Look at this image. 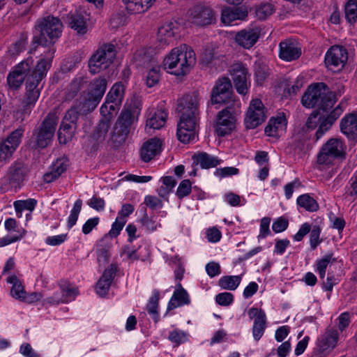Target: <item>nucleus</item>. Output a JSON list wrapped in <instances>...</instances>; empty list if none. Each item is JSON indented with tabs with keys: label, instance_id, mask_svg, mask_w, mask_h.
Listing matches in <instances>:
<instances>
[{
	"label": "nucleus",
	"instance_id": "nucleus-1",
	"mask_svg": "<svg viewBox=\"0 0 357 357\" xmlns=\"http://www.w3.org/2000/svg\"><path fill=\"white\" fill-rule=\"evenodd\" d=\"M62 23L58 17L52 15L38 19L35 25L33 43L43 47H47L48 51L43 59L52 62L55 52L54 44L61 36Z\"/></svg>",
	"mask_w": 357,
	"mask_h": 357
},
{
	"label": "nucleus",
	"instance_id": "nucleus-2",
	"mask_svg": "<svg viewBox=\"0 0 357 357\" xmlns=\"http://www.w3.org/2000/svg\"><path fill=\"white\" fill-rule=\"evenodd\" d=\"M195 63V52L190 46L183 44L172 50L164 59L163 66L168 73L183 76L190 71Z\"/></svg>",
	"mask_w": 357,
	"mask_h": 357
},
{
	"label": "nucleus",
	"instance_id": "nucleus-3",
	"mask_svg": "<svg viewBox=\"0 0 357 357\" xmlns=\"http://www.w3.org/2000/svg\"><path fill=\"white\" fill-rule=\"evenodd\" d=\"M303 106L313 108L316 106L324 112L331 109L336 102L335 93L330 91L324 82L311 84L308 86L301 99Z\"/></svg>",
	"mask_w": 357,
	"mask_h": 357
},
{
	"label": "nucleus",
	"instance_id": "nucleus-4",
	"mask_svg": "<svg viewBox=\"0 0 357 357\" xmlns=\"http://www.w3.org/2000/svg\"><path fill=\"white\" fill-rule=\"evenodd\" d=\"M199 93L194 91L178 100L176 110L181 114L177 128L196 129V114L198 112Z\"/></svg>",
	"mask_w": 357,
	"mask_h": 357
},
{
	"label": "nucleus",
	"instance_id": "nucleus-5",
	"mask_svg": "<svg viewBox=\"0 0 357 357\" xmlns=\"http://www.w3.org/2000/svg\"><path fill=\"white\" fill-rule=\"evenodd\" d=\"M30 169L28 164L22 159L11 163L6 175L1 178V189L3 191L20 189L26 179Z\"/></svg>",
	"mask_w": 357,
	"mask_h": 357
},
{
	"label": "nucleus",
	"instance_id": "nucleus-6",
	"mask_svg": "<svg viewBox=\"0 0 357 357\" xmlns=\"http://www.w3.org/2000/svg\"><path fill=\"white\" fill-rule=\"evenodd\" d=\"M50 68V59H40L35 66V70L29 75L26 82V92L22 100L35 106L39 98L40 91L38 88L41 80L46 76Z\"/></svg>",
	"mask_w": 357,
	"mask_h": 357
},
{
	"label": "nucleus",
	"instance_id": "nucleus-7",
	"mask_svg": "<svg viewBox=\"0 0 357 357\" xmlns=\"http://www.w3.org/2000/svg\"><path fill=\"white\" fill-rule=\"evenodd\" d=\"M133 121L134 116L131 110L121 111L113 128L110 138L111 144L114 148H119L126 142Z\"/></svg>",
	"mask_w": 357,
	"mask_h": 357
},
{
	"label": "nucleus",
	"instance_id": "nucleus-8",
	"mask_svg": "<svg viewBox=\"0 0 357 357\" xmlns=\"http://www.w3.org/2000/svg\"><path fill=\"white\" fill-rule=\"evenodd\" d=\"M116 57L114 45L106 44L98 49L88 61L89 71L96 75L102 70L107 68Z\"/></svg>",
	"mask_w": 357,
	"mask_h": 357
},
{
	"label": "nucleus",
	"instance_id": "nucleus-9",
	"mask_svg": "<svg viewBox=\"0 0 357 357\" xmlns=\"http://www.w3.org/2000/svg\"><path fill=\"white\" fill-rule=\"evenodd\" d=\"M107 86V80L105 77L93 79L89 85L88 92L84 96L83 108L86 111H93L98 106Z\"/></svg>",
	"mask_w": 357,
	"mask_h": 357
},
{
	"label": "nucleus",
	"instance_id": "nucleus-10",
	"mask_svg": "<svg viewBox=\"0 0 357 357\" xmlns=\"http://www.w3.org/2000/svg\"><path fill=\"white\" fill-rule=\"evenodd\" d=\"M58 118L56 112H50L35 132L36 146L44 149L47 147L54 137Z\"/></svg>",
	"mask_w": 357,
	"mask_h": 357
},
{
	"label": "nucleus",
	"instance_id": "nucleus-11",
	"mask_svg": "<svg viewBox=\"0 0 357 357\" xmlns=\"http://www.w3.org/2000/svg\"><path fill=\"white\" fill-rule=\"evenodd\" d=\"M33 59L31 56L21 61L7 76V82L9 86L13 89H19L24 80H27L29 75H31L35 70Z\"/></svg>",
	"mask_w": 357,
	"mask_h": 357
},
{
	"label": "nucleus",
	"instance_id": "nucleus-12",
	"mask_svg": "<svg viewBox=\"0 0 357 357\" xmlns=\"http://www.w3.org/2000/svg\"><path fill=\"white\" fill-rule=\"evenodd\" d=\"M348 60L347 49L340 45H333L327 51L324 62L331 70L339 71L342 69Z\"/></svg>",
	"mask_w": 357,
	"mask_h": 357
},
{
	"label": "nucleus",
	"instance_id": "nucleus-13",
	"mask_svg": "<svg viewBox=\"0 0 357 357\" xmlns=\"http://www.w3.org/2000/svg\"><path fill=\"white\" fill-rule=\"evenodd\" d=\"M135 58L139 61V65L147 66L148 68H150L145 76L146 86L151 88L157 84L160 77V66L155 63L153 59L151 56L147 55L145 52L143 53L142 52H138L135 56Z\"/></svg>",
	"mask_w": 357,
	"mask_h": 357
},
{
	"label": "nucleus",
	"instance_id": "nucleus-14",
	"mask_svg": "<svg viewBox=\"0 0 357 357\" xmlns=\"http://www.w3.org/2000/svg\"><path fill=\"white\" fill-rule=\"evenodd\" d=\"M347 107V102L342 100L339 105L328 114H321L319 112V123L315 133V140H319L327 131H328L336 120L340 116Z\"/></svg>",
	"mask_w": 357,
	"mask_h": 357
},
{
	"label": "nucleus",
	"instance_id": "nucleus-15",
	"mask_svg": "<svg viewBox=\"0 0 357 357\" xmlns=\"http://www.w3.org/2000/svg\"><path fill=\"white\" fill-rule=\"evenodd\" d=\"M232 92L230 79L225 77H221L212 89L210 101L212 105L227 102L231 98Z\"/></svg>",
	"mask_w": 357,
	"mask_h": 357
},
{
	"label": "nucleus",
	"instance_id": "nucleus-16",
	"mask_svg": "<svg viewBox=\"0 0 357 357\" xmlns=\"http://www.w3.org/2000/svg\"><path fill=\"white\" fill-rule=\"evenodd\" d=\"M189 20L197 26H204L215 23L216 18L211 8L197 5L191 9Z\"/></svg>",
	"mask_w": 357,
	"mask_h": 357
},
{
	"label": "nucleus",
	"instance_id": "nucleus-17",
	"mask_svg": "<svg viewBox=\"0 0 357 357\" xmlns=\"http://www.w3.org/2000/svg\"><path fill=\"white\" fill-rule=\"evenodd\" d=\"M264 107L260 99H254L251 101L245 118V123L248 129H254L264 121Z\"/></svg>",
	"mask_w": 357,
	"mask_h": 357
},
{
	"label": "nucleus",
	"instance_id": "nucleus-18",
	"mask_svg": "<svg viewBox=\"0 0 357 357\" xmlns=\"http://www.w3.org/2000/svg\"><path fill=\"white\" fill-rule=\"evenodd\" d=\"M301 54V44L295 39H285L279 43L278 56L282 61L287 62L296 61Z\"/></svg>",
	"mask_w": 357,
	"mask_h": 357
},
{
	"label": "nucleus",
	"instance_id": "nucleus-19",
	"mask_svg": "<svg viewBox=\"0 0 357 357\" xmlns=\"http://www.w3.org/2000/svg\"><path fill=\"white\" fill-rule=\"evenodd\" d=\"M248 70L241 63L232 66L231 77L237 92L245 95L248 92Z\"/></svg>",
	"mask_w": 357,
	"mask_h": 357
},
{
	"label": "nucleus",
	"instance_id": "nucleus-20",
	"mask_svg": "<svg viewBox=\"0 0 357 357\" xmlns=\"http://www.w3.org/2000/svg\"><path fill=\"white\" fill-rule=\"evenodd\" d=\"M234 128V117L228 109L220 111L218 114L215 131L218 136L225 137Z\"/></svg>",
	"mask_w": 357,
	"mask_h": 357
},
{
	"label": "nucleus",
	"instance_id": "nucleus-21",
	"mask_svg": "<svg viewBox=\"0 0 357 357\" xmlns=\"http://www.w3.org/2000/svg\"><path fill=\"white\" fill-rule=\"evenodd\" d=\"M340 130L349 139H357V113L345 115L340 121Z\"/></svg>",
	"mask_w": 357,
	"mask_h": 357
},
{
	"label": "nucleus",
	"instance_id": "nucleus-22",
	"mask_svg": "<svg viewBox=\"0 0 357 357\" xmlns=\"http://www.w3.org/2000/svg\"><path fill=\"white\" fill-rule=\"evenodd\" d=\"M259 31L255 29H243L236 33L235 41L245 49L251 48L259 40Z\"/></svg>",
	"mask_w": 357,
	"mask_h": 357
},
{
	"label": "nucleus",
	"instance_id": "nucleus-23",
	"mask_svg": "<svg viewBox=\"0 0 357 357\" xmlns=\"http://www.w3.org/2000/svg\"><path fill=\"white\" fill-rule=\"evenodd\" d=\"M162 142L158 138H152L145 143L140 150L141 159L148 162L161 151Z\"/></svg>",
	"mask_w": 357,
	"mask_h": 357
},
{
	"label": "nucleus",
	"instance_id": "nucleus-24",
	"mask_svg": "<svg viewBox=\"0 0 357 357\" xmlns=\"http://www.w3.org/2000/svg\"><path fill=\"white\" fill-rule=\"evenodd\" d=\"M339 334L336 329L328 328L317 340V347L320 351L324 352L333 349L338 340Z\"/></svg>",
	"mask_w": 357,
	"mask_h": 357
},
{
	"label": "nucleus",
	"instance_id": "nucleus-25",
	"mask_svg": "<svg viewBox=\"0 0 357 357\" xmlns=\"http://www.w3.org/2000/svg\"><path fill=\"white\" fill-rule=\"evenodd\" d=\"M287 119L284 113H279L270 119L265 128V133L270 137H278L286 129Z\"/></svg>",
	"mask_w": 357,
	"mask_h": 357
},
{
	"label": "nucleus",
	"instance_id": "nucleus-26",
	"mask_svg": "<svg viewBox=\"0 0 357 357\" xmlns=\"http://www.w3.org/2000/svg\"><path fill=\"white\" fill-rule=\"evenodd\" d=\"M287 119L284 113H279L270 119L265 128V133L270 137H278L286 129Z\"/></svg>",
	"mask_w": 357,
	"mask_h": 357
},
{
	"label": "nucleus",
	"instance_id": "nucleus-27",
	"mask_svg": "<svg viewBox=\"0 0 357 357\" xmlns=\"http://www.w3.org/2000/svg\"><path fill=\"white\" fill-rule=\"evenodd\" d=\"M69 166V161L66 158H59L53 163L52 170L47 172L43 176L44 181L51 183L57 179L63 172H65Z\"/></svg>",
	"mask_w": 357,
	"mask_h": 357
},
{
	"label": "nucleus",
	"instance_id": "nucleus-28",
	"mask_svg": "<svg viewBox=\"0 0 357 357\" xmlns=\"http://www.w3.org/2000/svg\"><path fill=\"white\" fill-rule=\"evenodd\" d=\"M247 16L248 10L245 8H231L227 7L222 10L221 20L225 24H230L233 21L244 20Z\"/></svg>",
	"mask_w": 357,
	"mask_h": 357
},
{
	"label": "nucleus",
	"instance_id": "nucleus-29",
	"mask_svg": "<svg viewBox=\"0 0 357 357\" xmlns=\"http://www.w3.org/2000/svg\"><path fill=\"white\" fill-rule=\"evenodd\" d=\"M175 23L167 22L164 23L158 31L157 38L161 45H167L174 40L175 34Z\"/></svg>",
	"mask_w": 357,
	"mask_h": 357
},
{
	"label": "nucleus",
	"instance_id": "nucleus-30",
	"mask_svg": "<svg viewBox=\"0 0 357 357\" xmlns=\"http://www.w3.org/2000/svg\"><path fill=\"white\" fill-rule=\"evenodd\" d=\"M177 288L174 291L167 306V310H172L178 306L190 303V298L187 291L182 287L181 283L176 285Z\"/></svg>",
	"mask_w": 357,
	"mask_h": 357
},
{
	"label": "nucleus",
	"instance_id": "nucleus-31",
	"mask_svg": "<svg viewBox=\"0 0 357 357\" xmlns=\"http://www.w3.org/2000/svg\"><path fill=\"white\" fill-rule=\"evenodd\" d=\"M167 112L164 109H156L150 112L147 118L146 126L153 130H158L163 127L166 123Z\"/></svg>",
	"mask_w": 357,
	"mask_h": 357
},
{
	"label": "nucleus",
	"instance_id": "nucleus-32",
	"mask_svg": "<svg viewBox=\"0 0 357 357\" xmlns=\"http://www.w3.org/2000/svg\"><path fill=\"white\" fill-rule=\"evenodd\" d=\"M156 0H122L130 13H141L147 10Z\"/></svg>",
	"mask_w": 357,
	"mask_h": 357
},
{
	"label": "nucleus",
	"instance_id": "nucleus-33",
	"mask_svg": "<svg viewBox=\"0 0 357 357\" xmlns=\"http://www.w3.org/2000/svg\"><path fill=\"white\" fill-rule=\"evenodd\" d=\"M77 130V125L70 124L68 122L61 121L58 131V139L60 144H66L70 141L75 135Z\"/></svg>",
	"mask_w": 357,
	"mask_h": 357
},
{
	"label": "nucleus",
	"instance_id": "nucleus-34",
	"mask_svg": "<svg viewBox=\"0 0 357 357\" xmlns=\"http://www.w3.org/2000/svg\"><path fill=\"white\" fill-rule=\"evenodd\" d=\"M69 24L72 29L79 33H85L87 31L86 17L85 13L80 11H75L69 16Z\"/></svg>",
	"mask_w": 357,
	"mask_h": 357
},
{
	"label": "nucleus",
	"instance_id": "nucleus-35",
	"mask_svg": "<svg viewBox=\"0 0 357 357\" xmlns=\"http://www.w3.org/2000/svg\"><path fill=\"white\" fill-rule=\"evenodd\" d=\"M192 159L195 162L199 164L200 166L204 169L215 167L220 165L221 162V160H219L217 157L212 156L205 152L195 154L192 156Z\"/></svg>",
	"mask_w": 357,
	"mask_h": 357
},
{
	"label": "nucleus",
	"instance_id": "nucleus-36",
	"mask_svg": "<svg viewBox=\"0 0 357 357\" xmlns=\"http://www.w3.org/2000/svg\"><path fill=\"white\" fill-rule=\"evenodd\" d=\"M87 82L88 81L86 77L80 76L75 77L67 89L66 99L68 100L73 99Z\"/></svg>",
	"mask_w": 357,
	"mask_h": 357
},
{
	"label": "nucleus",
	"instance_id": "nucleus-37",
	"mask_svg": "<svg viewBox=\"0 0 357 357\" xmlns=\"http://www.w3.org/2000/svg\"><path fill=\"white\" fill-rule=\"evenodd\" d=\"M125 87L121 82L114 84L106 96V102L121 104L124 96Z\"/></svg>",
	"mask_w": 357,
	"mask_h": 357
},
{
	"label": "nucleus",
	"instance_id": "nucleus-38",
	"mask_svg": "<svg viewBox=\"0 0 357 357\" xmlns=\"http://www.w3.org/2000/svg\"><path fill=\"white\" fill-rule=\"evenodd\" d=\"M322 147L324 148V151H326L336 158L342 157L344 154L343 142L337 139H330Z\"/></svg>",
	"mask_w": 357,
	"mask_h": 357
},
{
	"label": "nucleus",
	"instance_id": "nucleus-39",
	"mask_svg": "<svg viewBox=\"0 0 357 357\" xmlns=\"http://www.w3.org/2000/svg\"><path fill=\"white\" fill-rule=\"evenodd\" d=\"M266 328V317L265 313L261 312V315L254 319V324L252 327L253 337L256 341H258L263 336Z\"/></svg>",
	"mask_w": 357,
	"mask_h": 357
},
{
	"label": "nucleus",
	"instance_id": "nucleus-40",
	"mask_svg": "<svg viewBox=\"0 0 357 357\" xmlns=\"http://www.w3.org/2000/svg\"><path fill=\"white\" fill-rule=\"evenodd\" d=\"M297 204L307 211L314 212L319 209L317 201L308 194L300 195L297 198Z\"/></svg>",
	"mask_w": 357,
	"mask_h": 357
},
{
	"label": "nucleus",
	"instance_id": "nucleus-41",
	"mask_svg": "<svg viewBox=\"0 0 357 357\" xmlns=\"http://www.w3.org/2000/svg\"><path fill=\"white\" fill-rule=\"evenodd\" d=\"M160 294L158 290H154L152 296L149 298L146 305V310L152 316L155 323L159 321V314L158 312Z\"/></svg>",
	"mask_w": 357,
	"mask_h": 357
},
{
	"label": "nucleus",
	"instance_id": "nucleus-42",
	"mask_svg": "<svg viewBox=\"0 0 357 357\" xmlns=\"http://www.w3.org/2000/svg\"><path fill=\"white\" fill-rule=\"evenodd\" d=\"M241 278L239 275H226L222 277L219 281V286L224 289L235 290L240 284Z\"/></svg>",
	"mask_w": 357,
	"mask_h": 357
},
{
	"label": "nucleus",
	"instance_id": "nucleus-43",
	"mask_svg": "<svg viewBox=\"0 0 357 357\" xmlns=\"http://www.w3.org/2000/svg\"><path fill=\"white\" fill-rule=\"evenodd\" d=\"M109 126L110 124L109 120L106 119L100 120L96 129L93 132L91 136L96 138V140L102 143L105 139Z\"/></svg>",
	"mask_w": 357,
	"mask_h": 357
},
{
	"label": "nucleus",
	"instance_id": "nucleus-44",
	"mask_svg": "<svg viewBox=\"0 0 357 357\" xmlns=\"http://www.w3.org/2000/svg\"><path fill=\"white\" fill-rule=\"evenodd\" d=\"M24 132V129L22 127H20L13 130L6 139H3L2 140L16 151L21 143Z\"/></svg>",
	"mask_w": 357,
	"mask_h": 357
},
{
	"label": "nucleus",
	"instance_id": "nucleus-45",
	"mask_svg": "<svg viewBox=\"0 0 357 357\" xmlns=\"http://www.w3.org/2000/svg\"><path fill=\"white\" fill-rule=\"evenodd\" d=\"M345 17L350 24L357 21V0H349L344 8Z\"/></svg>",
	"mask_w": 357,
	"mask_h": 357
},
{
	"label": "nucleus",
	"instance_id": "nucleus-46",
	"mask_svg": "<svg viewBox=\"0 0 357 357\" xmlns=\"http://www.w3.org/2000/svg\"><path fill=\"white\" fill-rule=\"evenodd\" d=\"M176 135L180 142L187 144L195 139L197 130L196 129H188L181 127V128H177Z\"/></svg>",
	"mask_w": 357,
	"mask_h": 357
},
{
	"label": "nucleus",
	"instance_id": "nucleus-47",
	"mask_svg": "<svg viewBox=\"0 0 357 357\" xmlns=\"http://www.w3.org/2000/svg\"><path fill=\"white\" fill-rule=\"evenodd\" d=\"M81 114L80 104L72 106L66 113L62 121L70 124L77 125V121Z\"/></svg>",
	"mask_w": 357,
	"mask_h": 357
},
{
	"label": "nucleus",
	"instance_id": "nucleus-48",
	"mask_svg": "<svg viewBox=\"0 0 357 357\" xmlns=\"http://www.w3.org/2000/svg\"><path fill=\"white\" fill-rule=\"evenodd\" d=\"M344 195L346 197H350L354 200L357 199V170L351 177L345 187Z\"/></svg>",
	"mask_w": 357,
	"mask_h": 357
},
{
	"label": "nucleus",
	"instance_id": "nucleus-49",
	"mask_svg": "<svg viewBox=\"0 0 357 357\" xmlns=\"http://www.w3.org/2000/svg\"><path fill=\"white\" fill-rule=\"evenodd\" d=\"M319 110H314L307 119L305 124L303 126V132H309L315 129L319 123Z\"/></svg>",
	"mask_w": 357,
	"mask_h": 357
},
{
	"label": "nucleus",
	"instance_id": "nucleus-50",
	"mask_svg": "<svg viewBox=\"0 0 357 357\" xmlns=\"http://www.w3.org/2000/svg\"><path fill=\"white\" fill-rule=\"evenodd\" d=\"M82 206V201L79 199L76 200L68 218L67 226L68 228H72L76 224Z\"/></svg>",
	"mask_w": 357,
	"mask_h": 357
},
{
	"label": "nucleus",
	"instance_id": "nucleus-51",
	"mask_svg": "<svg viewBox=\"0 0 357 357\" xmlns=\"http://www.w3.org/2000/svg\"><path fill=\"white\" fill-rule=\"evenodd\" d=\"M15 150L6 142L0 140V163L7 162L13 156Z\"/></svg>",
	"mask_w": 357,
	"mask_h": 357
},
{
	"label": "nucleus",
	"instance_id": "nucleus-52",
	"mask_svg": "<svg viewBox=\"0 0 357 357\" xmlns=\"http://www.w3.org/2000/svg\"><path fill=\"white\" fill-rule=\"evenodd\" d=\"M36 200L34 199H29L26 200H20L14 202V207L16 213L18 214L23 210L33 211L36 205Z\"/></svg>",
	"mask_w": 357,
	"mask_h": 357
},
{
	"label": "nucleus",
	"instance_id": "nucleus-53",
	"mask_svg": "<svg viewBox=\"0 0 357 357\" xmlns=\"http://www.w3.org/2000/svg\"><path fill=\"white\" fill-rule=\"evenodd\" d=\"M273 6L271 3H262L258 6L255 10L256 17L260 20H264L273 13Z\"/></svg>",
	"mask_w": 357,
	"mask_h": 357
},
{
	"label": "nucleus",
	"instance_id": "nucleus-54",
	"mask_svg": "<svg viewBox=\"0 0 357 357\" xmlns=\"http://www.w3.org/2000/svg\"><path fill=\"white\" fill-rule=\"evenodd\" d=\"M192 191V184L189 179L183 180L176 190V195L179 199L188 196Z\"/></svg>",
	"mask_w": 357,
	"mask_h": 357
},
{
	"label": "nucleus",
	"instance_id": "nucleus-55",
	"mask_svg": "<svg viewBox=\"0 0 357 357\" xmlns=\"http://www.w3.org/2000/svg\"><path fill=\"white\" fill-rule=\"evenodd\" d=\"M101 142L96 140V138L91 135L84 144V149L88 154H94L99 149Z\"/></svg>",
	"mask_w": 357,
	"mask_h": 357
},
{
	"label": "nucleus",
	"instance_id": "nucleus-56",
	"mask_svg": "<svg viewBox=\"0 0 357 357\" xmlns=\"http://www.w3.org/2000/svg\"><path fill=\"white\" fill-rule=\"evenodd\" d=\"M335 158L332 154L324 151V148L321 147L317 155V163L321 165H330Z\"/></svg>",
	"mask_w": 357,
	"mask_h": 357
},
{
	"label": "nucleus",
	"instance_id": "nucleus-57",
	"mask_svg": "<svg viewBox=\"0 0 357 357\" xmlns=\"http://www.w3.org/2000/svg\"><path fill=\"white\" fill-rule=\"evenodd\" d=\"M34 107L33 105L22 100L17 110V115H19L18 118L23 121L26 116H29L31 114Z\"/></svg>",
	"mask_w": 357,
	"mask_h": 357
},
{
	"label": "nucleus",
	"instance_id": "nucleus-58",
	"mask_svg": "<svg viewBox=\"0 0 357 357\" xmlns=\"http://www.w3.org/2000/svg\"><path fill=\"white\" fill-rule=\"evenodd\" d=\"M126 223V220H123V218L121 217H116L115 222L112 224V228L109 231V236L112 238L118 236Z\"/></svg>",
	"mask_w": 357,
	"mask_h": 357
},
{
	"label": "nucleus",
	"instance_id": "nucleus-59",
	"mask_svg": "<svg viewBox=\"0 0 357 357\" xmlns=\"http://www.w3.org/2000/svg\"><path fill=\"white\" fill-rule=\"evenodd\" d=\"M310 243L311 248L314 250L318 245L321 243V240L319 239L321 229L319 226L314 225L312 229L310 230Z\"/></svg>",
	"mask_w": 357,
	"mask_h": 357
},
{
	"label": "nucleus",
	"instance_id": "nucleus-60",
	"mask_svg": "<svg viewBox=\"0 0 357 357\" xmlns=\"http://www.w3.org/2000/svg\"><path fill=\"white\" fill-rule=\"evenodd\" d=\"M234 301V296L229 292H223L218 294L215 296V301L220 305H229Z\"/></svg>",
	"mask_w": 357,
	"mask_h": 357
},
{
	"label": "nucleus",
	"instance_id": "nucleus-61",
	"mask_svg": "<svg viewBox=\"0 0 357 357\" xmlns=\"http://www.w3.org/2000/svg\"><path fill=\"white\" fill-rule=\"evenodd\" d=\"M116 271V266L115 264H110L107 268H106L100 278V284L101 282L107 281L109 283H112V280L114 279Z\"/></svg>",
	"mask_w": 357,
	"mask_h": 357
},
{
	"label": "nucleus",
	"instance_id": "nucleus-62",
	"mask_svg": "<svg viewBox=\"0 0 357 357\" xmlns=\"http://www.w3.org/2000/svg\"><path fill=\"white\" fill-rule=\"evenodd\" d=\"M144 204L152 210L162 207V202L155 196L147 195L144 198Z\"/></svg>",
	"mask_w": 357,
	"mask_h": 357
},
{
	"label": "nucleus",
	"instance_id": "nucleus-63",
	"mask_svg": "<svg viewBox=\"0 0 357 357\" xmlns=\"http://www.w3.org/2000/svg\"><path fill=\"white\" fill-rule=\"evenodd\" d=\"M169 340L176 345H179L185 342L186 335L183 331L174 330L170 332L169 335Z\"/></svg>",
	"mask_w": 357,
	"mask_h": 357
},
{
	"label": "nucleus",
	"instance_id": "nucleus-64",
	"mask_svg": "<svg viewBox=\"0 0 357 357\" xmlns=\"http://www.w3.org/2000/svg\"><path fill=\"white\" fill-rule=\"evenodd\" d=\"M289 225V222L286 218L282 217L276 219L272 225V229L275 233H280L287 229Z\"/></svg>",
	"mask_w": 357,
	"mask_h": 357
}]
</instances>
